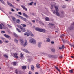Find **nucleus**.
<instances>
[{"mask_svg":"<svg viewBox=\"0 0 74 74\" xmlns=\"http://www.w3.org/2000/svg\"><path fill=\"white\" fill-rule=\"evenodd\" d=\"M51 6L52 7L51 8V10H52V9H53V7H55V8H56V6L55 5H51Z\"/></svg>","mask_w":74,"mask_h":74,"instance_id":"14","label":"nucleus"},{"mask_svg":"<svg viewBox=\"0 0 74 74\" xmlns=\"http://www.w3.org/2000/svg\"><path fill=\"white\" fill-rule=\"evenodd\" d=\"M62 49L64 48V46L63 45L62 46Z\"/></svg>","mask_w":74,"mask_h":74,"instance_id":"52","label":"nucleus"},{"mask_svg":"<svg viewBox=\"0 0 74 74\" xmlns=\"http://www.w3.org/2000/svg\"><path fill=\"white\" fill-rule=\"evenodd\" d=\"M51 44H54V41H51Z\"/></svg>","mask_w":74,"mask_h":74,"instance_id":"49","label":"nucleus"},{"mask_svg":"<svg viewBox=\"0 0 74 74\" xmlns=\"http://www.w3.org/2000/svg\"><path fill=\"white\" fill-rule=\"evenodd\" d=\"M59 58H60V59H62V58H63V56H62V55L60 56Z\"/></svg>","mask_w":74,"mask_h":74,"instance_id":"42","label":"nucleus"},{"mask_svg":"<svg viewBox=\"0 0 74 74\" xmlns=\"http://www.w3.org/2000/svg\"><path fill=\"white\" fill-rule=\"evenodd\" d=\"M29 25H30V26H32V23H29Z\"/></svg>","mask_w":74,"mask_h":74,"instance_id":"58","label":"nucleus"},{"mask_svg":"<svg viewBox=\"0 0 74 74\" xmlns=\"http://www.w3.org/2000/svg\"><path fill=\"white\" fill-rule=\"evenodd\" d=\"M19 28L22 32H26V29L22 26H20Z\"/></svg>","mask_w":74,"mask_h":74,"instance_id":"5","label":"nucleus"},{"mask_svg":"<svg viewBox=\"0 0 74 74\" xmlns=\"http://www.w3.org/2000/svg\"><path fill=\"white\" fill-rule=\"evenodd\" d=\"M23 15L26 17V18H28V16L26 14V13H24L23 14Z\"/></svg>","mask_w":74,"mask_h":74,"instance_id":"16","label":"nucleus"},{"mask_svg":"<svg viewBox=\"0 0 74 74\" xmlns=\"http://www.w3.org/2000/svg\"><path fill=\"white\" fill-rule=\"evenodd\" d=\"M35 30L40 32H42V33H45L46 30L45 29H43L42 28H40L39 27H36L35 29Z\"/></svg>","mask_w":74,"mask_h":74,"instance_id":"1","label":"nucleus"},{"mask_svg":"<svg viewBox=\"0 0 74 74\" xmlns=\"http://www.w3.org/2000/svg\"><path fill=\"white\" fill-rule=\"evenodd\" d=\"M18 14H19V15H22V13L21 12H19Z\"/></svg>","mask_w":74,"mask_h":74,"instance_id":"53","label":"nucleus"},{"mask_svg":"<svg viewBox=\"0 0 74 74\" xmlns=\"http://www.w3.org/2000/svg\"><path fill=\"white\" fill-rule=\"evenodd\" d=\"M31 70H34V66L33 65H32L31 66Z\"/></svg>","mask_w":74,"mask_h":74,"instance_id":"15","label":"nucleus"},{"mask_svg":"<svg viewBox=\"0 0 74 74\" xmlns=\"http://www.w3.org/2000/svg\"><path fill=\"white\" fill-rule=\"evenodd\" d=\"M69 73H73V70H70L69 71Z\"/></svg>","mask_w":74,"mask_h":74,"instance_id":"30","label":"nucleus"},{"mask_svg":"<svg viewBox=\"0 0 74 74\" xmlns=\"http://www.w3.org/2000/svg\"><path fill=\"white\" fill-rule=\"evenodd\" d=\"M46 39L47 42H50V39L48 38H47Z\"/></svg>","mask_w":74,"mask_h":74,"instance_id":"28","label":"nucleus"},{"mask_svg":"<svg viewBox=\"0 0 74 74\" xmlns=\"http://www.w3.org/2000/svg\"><path fill=\"white\" fill-rule=\"evenodd\" d=\"M36 67H37V68H40V64L38 63L36 64Z\"/></svg>","mask_w":74,"mask_h":74,"instance_id":"26","label":"nucleus"},{"mask_svg":"<svg viewBox=\"0 0 74 74\" xmlns=\"http://www.w3.org/2000/svg\"><path fill=\"white\" fill-rule=\"evenodd\" d=\"M20 40V41L21 44H23V43H24V41H23V40L22 39H21Z\"/></svg>","mask_w":74,"mask_h":74,"instance_id":"17","label":"nucleus"},{"mask_svg":"<svg viewBox=\"0 0 74 74\" xmlns=\"http://www.w3.org/2000/svg\"><path fill=\"white\" fill-rule=\"evenodd\" d=\"M20 57L21 58H23V54H22V53H21L20 54Z\"/></svg>","mask_w":74,"mask_h":74,"instance_id":"36","label":"nucleus"},{"mask_svg":"<svg viewBox=\"0 0 74 74\" xmlns=\"http://www.w3.org/2000/svg\"><path fill=\"white\" fill-rule=\"evenodd\" d=\"M21 25H22V26H23L24 27H26V25L25 24H21Z\"/></svg>","mask_w":74,"mask_h":74,"instance_id":"34","label":"nucleus"},{"mask_svg":"<svg viewBox=\"0 0 74 74\" xmlns=\"http://www.w3.org/2000/svg\"><path fill=\"white\" fill-rule=\"evenodd\" d=\"M12 19L13 21H14V22L16 21V18L15 17H12Z\"/></svg>","mask_w":74,"mask_h":74,"instance_id":"27","label":"nucleus"},{"mask_svg":"<svg viewBox=\"0 0 74 74\" xmlns=\"http://www.w3.org/2000/svg\"><path fill=\"white\" fill-rule=\"evenodd\" d=\"M13 55H14V58H18V56H17L18 54L16 53H15L13 54Z\"/></svg>","mask_w":74,"mask_h":74,"instance_id":"11","label":"nucleus"},{"mask_svg":"<svg viewBox=\"0 0 74 74\" xmlns=\"http://www.w3.org/2000/svg\"><path fill=\"white\" fill-rule=\"evenodd\" d=\"M4 37H6V38H8L9 40H10L11 39V38L10 36L7 35L6 34H4Z\"/></svg>","mask_w":74,"mask_h":74,"instance_id":"6","label":"nucleus"},{"mask_svg":"<svg viewBox=\"0 0 74 74\" xmlns=\"http://www.w3.org/2000/svg\"><path fill=\"white\" fill-rule=\"evenodd\" d=\"M0 29H2V26L0 24Z\"/></svg>","mask_w":74,"mask_h":74,"instance_id":"43","label":"nucleus"},{"mask_svg":"<svg viewBox=\"0 0 74 74\" xmlns=\"http://www.w3.org/2000/svg\"><path fill=\"white\" fill-rule=\"evenodd\" d=\"M52 12H53V14H56V11L54 10H52Z\"/></svg>","mask_w":74,"mask_h":74,"instance_id":"39","label":"nucleus"},{"mask_svg":"<svg viewBox=\"0 0 74 74\" xmlns=\"http://www.w3.org/2000/svg\"><path fill=\"white\" fill-rule=\"evenodd\" d=\"M5 43H8V41H5Z\"/></svg>","mask_w":74,"mask_h":74,"instance_id":"61","label":"nucleus"},{"mask_svg":"<svg viewBox=\"0 0 74 74\" xmlns=\"http://www.w3.org/2000/svg\"><path fill=\"white\" fill-rule=\"evenodd\" d=\"M64 36H65L64 34H62L61 35V37H63Z\"/></svg>","mask_w":74,"mask_h":74,"instance_id":"50","label":"nucleus"},{"mask_svg":"<svg viewBox=\"0 0 74 74\" xmlns=\"http://www.w3.org/2000/svg\"><path fill=\"white\" fill-rule=\"evenodd\" d=\"M16 29V30H17L18 31V32H19V33H21V30H20V29H19L18 28H17Z\"/></svg>","mask_w":74,"mask_h":74,"instance_id":"35","label":"nucleus"},{"mask_svg":"<svg viewBox=\"0 0 74 74\" xmlns=\"http://www.w3.org/2000/svg\"><path fill=\"white\" fill-rule=\"evenodd\" d=\"M4 57H5V58H8V56H7V55L6 54H5L4 55Z\"/></svg>","mask_w":74,"mask_h":74,"instance_id":"37","label":"nucleus"},{"mask_svg":"<svg viewBox=\"0 0 74 74\" xmlns=\"http://www.w3.org/2000/svg\"><path fill=\"white\" fill-rule=\"evenodd\" d=\"M32 22H33L34 23L35 22V20H32Z\"/></svg>","mask_w":74,"mask_h":74,"instance_id":"55","label":"nucleus"},{"mask_svg":"<svg viewBox=\"0 0 74 74\" xmlns=\"http://www.w3.org/2000/svg\"><path fill=\"white\" fill-rule=\"evenodd\" d=\"M29 43H33V44H36V41L33 38H31L29 41Z\"/></svg>","mask_w":74,"mask_h":74,"instance_id":"4","label":"nucleus"},{"mask_svg":"<svg viewBox=\"0 0 74 74\" xmlns=\"http://www.w3.org/2000/svg\"><path fill=\"white\" fill-rule=\"evenodd\" d=\"M59 11V9L58 8V7L56 6V14L58 16H60V14L58 12Z\"/></svg>","mask_w":74,"mask_h":74,"instance_id":"3","label":"nucleus"},{"mask_svg":"<svg viewBox=\"0 0 74 74\" xmlns=\"http://www.w3.org/2000/svg\"><path fill=\"white\" fill-rule=\"evenodd\" d=\"M12 11H15V10L13 9H12L11 10Z\"/></svg>","mask_w":74,"mask_h":74,"instance_id":"59","label":"nucleus"},{"mask_svg":"<svg viewBox=\"0 0 74 74\" xmlns=\"http://www.w3.org/2000/svg\"><path fill=\"white\" fill-rule=\"evenodd\" d=\"M56 69L58 71H59V72H60V69H59V68H58L57 66H56Z\"/></svg>","mask_w":74,"mask_h":74,"instance_id":"21","label":"nucleus"},{"mask_svg":"<svg viewBox=\"0 0 74 74\" xmlns=\"http://www.w3.org/2000/svg\"><path fill=\"white\" fill-rule=\"evenodd\" d=\"M19 18H21V19H22V20H23V21H25V22H26V21H27L26 18H25L21 16L20 15H19Z\"/></svg>","mask_w":74,"mask_h":74,"instance_id":"7","label":"nucleus"},{"mask_svg":"<svg viewBox=\"0 0 74 74\" xmlns=\"http://www.w3.org/2000/svg\"><path fill=\"white\" fill-rule=\"evenodd\" d=\"M48 57L50 58H53V57H55V56L49 55L48 56Z\"/></svg>","mask_w":74,"mask_h":74,"instance_id":"13","label":"nucleus"},{"mask_svg":"<svg viewBox=\"0 0 74 74\" xmlns=\"http://www.w3.org/2000/svg\"><path fill=\"white\" fill-rule=\"evenodd\" d=\"M21 6L24 10H25V11H27V8H26V7L23 5H21Z\"/></svg>","mask_w":74,"mask_h":74,"instance_id":"10","label":"nucleus"},{"mask_svg":"<svg viewBox=\"0 0 74 74\" xmlns=\"http://www.w3.org/2000/svg\"><path fill=\"white\" fill-rule=\"evenodd\" d=\"M51 51L53 52H55V49H51Z\"/></svg>","mask_w":74,"mask_h":74,"instance_id":"25","label":"nucleus"},{"mask_svg":"<svg viewBox=\"0 0 74 74\" xmlns=\"http://www.w3.org/2000/svg\"><path fill=\"white\" fill-rule=\"evenodd\" d=\"M35 74H38V72H36L35 73Z\"/></svg>","mask_w":74,"mask_h":74,"instance_id":"62","label":"nucleus"},{"mask_svg":"<svg viewBox=\"0 0 74 74\" xmlns=\"http://www.w3.org/2000/svg\"><path fill=\"white\" fill-rule=\"evenodd\" d=\"M41 43L40 42H39L38 43V47L39 48H41Z\"/></svg>","mask_w":74,"mask_h":74,"instance_id":"18","label":"nucleus"},{"mask_svg":"<svg viewBox=\"0 0 74 74\" xmlns=\"http://www.w3.org/2000/svg\"><path fill=\"white\" fill-rule=\"evenodd\" d=\"M33 2L32 1L30 3V5H32L33 4Z\"/></svg>","mask_w":74,"mask_h":74,"instance_id":"48","label":"nucleus"},{"mask_svg":"<svg viewBox=\"0 0 74 74\" xmlns=\"http://www.w3.org/2000/svg\"><path fill=\"white\" fill-rule=\"evenodd\" d=\"M1 33H5V32L4 31H1Z\"/></svg>","mask_w":74,"mask_h":74,"instance_id":"40","label":"nucleus"},{"mask_svg":"<svg viewBox=\"0 0 74 74\" xmlns=\"http://www.w3.org/2000/svg\"><path fill=\"white\" fill-rule=\"evenodd\" d=\"M0 1H1L3 4H5V3L3 0H0Z\"/></svg>","mask_w":74,"mask_h":74,"instance_id":"20","label":"nucleus"},{"mask_svg":"<svg viewBox=\"0 0 74 74\" xmlns=\"http://www.w3.org/2000/svg\"><path fill=\"white\" fill-rule=\"evenodd\" d=\"M7 32L8 34H11V32L10 31H7Z\"/></svg>","mask_w":74,"mask_h":74,"instance_id":"46","label":"nucleus"},{"mask_svg":"<svg viewBox=\"0 0 74 74\" xmlns=\"http://www.w3.org/2000/svg\"><path fill=\"white\" fill-rule=\"evenodd\" d=\"M62 8H66V6L65 5H63L62 7Z\"/></svg>","mask_w":74,"mask_h":74,"instance_id":"41","label":"nucleus"},{"mask_svg":"<svg viewBox=\"0 0 74 74\" xmlns=\"http://www.w3.org/2000/svg\"><path fill=\"white\" fill-rule=\"evenodd\" d=\"M13 64H14V65H16V62H14Z\"/></svg>","mask_w":74,"mask_h":74,"instance_id":"44","label":"nucleus"},{"mask_svg":"<svg viewBox=\"0 0 74 74\" xmlns=\"http://www.w3.org/2000/svg\"><path fill=\"white\" fill-rule=\"evenodd\" d=\"M16 22L18 23H21V21L19 19H17Z\"/></svg>","mask_w":74,"mask_h":74,"instance_id":"22","label":"nucleus"},{"mask_svg":"<svg viewBox=\"0 0 74 74\" xmlns=\"http://www.w3.org/2000/svg\"><path fill=\"white\" fill-rule=\"evenodd\" d=\"M1 39H2V40H5V38H1Z\"/></svg>","mask_w":74,"mask_h":74,"instance_id":"54","label":"nucleus"},{"mask_svg":"<svg viewBox=\"0 0 74 74\" xmlns=\"http://www.w3.org/2000/svg\"><path fill=\"white\" fill-rule=\"evenodd\" d=\"M69 30H74V27L71 25L69 27Z\"/></svg>","mask_w":74,"mask_h":74,"instance_id":"9","label":"nucleus"},{"mask_svg":"<svg viewBox=\"0 0 74 74\" xmlns=\"http://www.w3.org/2000/svg\"><path fill=\"white\" fill-rule=\"evenodd\" d=\"M59 49H62V47H59Z\"/></svg>","mask_w":74,"mask_h":74,"instance_id":"57","label":"nucleus"},{"mask_svg":"<svg viewBox=\"0 0 74 74\" xmlns=\"http://www.w3.org/2000/svg\"><path fill=\"white\" fill-rule=\"evenodd\" d=\"M3 43V41L2 40H0V44H2Z\"/></svg>","mask_w":74,"mask_h":74,"instance_id":"47","label":"nucleus"},{"mask_svg":"<svg viewBox=\"0 0 74 74\" xmlns=\"http://www.w3.org/2000/svg\"><path fill=\"white\" fill-rule=\"evenodd\" d=\"M23 51L26 53H29V51L27 49H23Z\"/></svg>","mask_w":74,"mask_h":74,"instance_id":"24","label":"nucleus"},{"mask_svg":"<svg viewBox=\"0 0 74 74\" xmlns=\"http://www.w3.org/2000/svg\"><path fill=\"white\" fill-rule=\"evenodd\" d=\"M63 42L64 43H65V42H66V41H65L64 40H63Z\"/></svg>","mask_w":74,"mask_h":74,"instance_id":"60","label":"nucleus"},{"mask_svg":"<svg viewBox=\"0 0 74 74\" xmlns=\"http://www.w3.org/2000/svg\"><path fill=\"white\" fill-rule=\"evenodd\" d=\"M28 74H32V72L31 71H29Z\"/></svg>","mask_w":74,"mask_h":74,"instance_id":"56","label":"nucleus"},{"mask_svg":"<svg viewBox=\"0 0 74 74\" xmlns=\"http://www.w3.org/2000/svg\"><path fill=\"white\" fill-rule=\"evenodd\" d=\"M13 34L16 37H18V35H17V34H16L15 33H14Z\"/></svg>","mask_w":74,"mask_h":74,"instance_id":"29","label":"nucleus"},{"mask_svg":"<svg viewBox=\"0 0 74 74\" xmlns=\"http://www.w3.org/2000/svg\"><path fill=\"white\" fill-rule=\"evenodd\" d=\"M49 25H50V26H54L55 25V24H52L51 23H49Z\"/></svg>","mask_w":74,"mask_h":74,"instance_id":"32","label":"nucleus"},{"mask_svg":"<svg viewBox=\"0 0 74 74\" xmlns=\"http://www.w3.org/2000/svg\"><path fill=\"white\" fill-rule=\"evenodd\" d=\"M21 69L22 70H25L26 69V66H23L21 67Z\"/></svg>","mask_w":74,"mask_h":74,"instance_id":"12","label":"nucleus"},{"mask_svg":"<svg viewBox=\"0 0 74 74\" xmlns=\"http://www.w3.org/2000/svg\"><path fill=\"white\" fill-rule=\"evenodd\" d=\"M14 42H15L16 44H18V40L16 39H14Z\"/></svg>","mask_w":74,"mask_h":74,"instance_id":"31","label":"nucleus"},{"mask_svg":"<svg viewBox=\"0 0 74 74\" xmlns=\"http://www.w3.org/2000/svg\"><path fill=\"white\" fill-rule=\"evenodd\" d=\"M45 19L46 21H50L49 18L48 17H46Z\"/></svg>","mask_w":74,"mask_h":74,"instance_id":"23","label":"nucleus"},{"mask_svg":"<svg viewBox=\"0 0 74 74\" xmlns=\"http://www.w3.org/2000/svg\"><path fill=\"white\" fill-rule=\"evenodd\" d=\"M15 73L16 74H18V70H17V69H16L15 70Z\"/></svg>","mask_w":74,"mask_h":74,"instance_id":"33","label":"nucleus"},{"mask_svg":"<svg viewBox=\"0 0 74 74\" xmlns=\"http://www.w3.org/2000/svg\"><path fill=\"white\" fill-rule=\"evenodd\" d=\"M61 14H63V13H64V12L62 11L61 12Z\"/></svg>","mask_w":74,"mask_h":74,"instance_id":"63","label":"nucleus"},{"mask_svg":"<svg viewBox=\"0 0 74 74\" xmlns=\"http://www.w3.org/2000/svg\"><path fill=\"white\" fill-rule=\"evenodd\" d=\"M69 45H71V47H74V45H72L71 44H69Z\"/></svg>","mask_w":74,"mask_h":74,"instance_id":"51","label":"nucleus"},{"mask_svg":"<svg viewBox=\"0 0 74 74\" xmlns=\"http://www.w3.org/2000/svg\"><path fill=\"white\" fill-rule=\"evenodd\" d=\"M7 4L9 5L10 6V7H14V6L12 5L11 3H10V2H7Z\"/></svg>","mask_w":74,"mask_h":74,"instance_id":"8","label":"nucleus"},{"mask_svg":"<svg viewBox=\"0 0 74 74\" xmlns=\"http://www.w3.org/2000/svg\"><path fill=\"white\" fill-rule=\"evenodd\" d=\"M8 27H9L10 28H11V25H10L9 24H8Z\"/></svg>","mask_w":74,"mask_h":74,"instance_id":"45","label":"nucleus"},{"mask_svg":"<svg viewBox=\"0 0 74 74\" xmlns=\"http://www.w3.org/2000/svg\"><path fill=\"white\" fill-rule=\"evenodd\" d=\"M27 45V41H26L25 43L24 44L23 46L24 47H26Z\"/></svg>","mask_w":74,"mask_h":74,"instance_id":"19","label":"nucleus"},{"mask_svg":"<svg viewBox=\"0 0 74 74\" xmlns=\"http://www.w3.org/2000/svg\"><path fill=\"white\" fill-rule=\"evenodd\" d=\"M56 30L57 31H56V33H58V32H59V28H57L56 29Z\"/></svg>","mask_w":74,"mask_h":74,"instance_id":"38","label":"nucleus"},{"mask_svg":"<svg viewBox=\"0 0 74 74\" xmlns=\"http://www.w3.org/2000/svg\"><path fill=\"white\" fill-rule=\"evenodd\" d=\"M71 57L72 58H74V56H71Z\"/></svg>","mask_w":74,"mask_h":74,"instance_id":"64","label":"nucleus"},{"mask_svg":"<svg viewBox=\"0 0 74 74\" xmlns=\"http://www.w3.org/2000/svg\"><path fill=\"white\" fill-rule=\"evenodd\" d=\"M27 32H28V33L26 32L24 34V35H25V36L27 35V37H29V36L30 35V36H32V37H33L34 36V35H33V33H32V32H31V31H29V30H27Z\"/></svg>","mask_w":74,"mask_h":74,"instance_id":"2","label":"nucleus"}]
</instances>
